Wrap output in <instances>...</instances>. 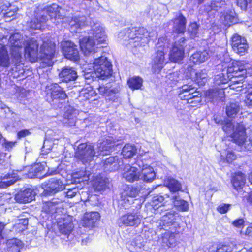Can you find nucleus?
I'll return each instance as SVG.
<instances>
[{
  "label": "nucleus",
  "mask_w": 252,
  "mask_h": 252,
  "mask_svg": "<svg viewBox=\"0 0 252 252\" xmlns=\"http://www.w3.org/2000/svg\"><path fill=\"white\" fill-rule=\"evenodd\" d=\"M47 186V189L45 191L51 194L56 193L59 191L63 190L65 188L63 182L56 178L50 179Z\"/></svg>",
  "instance_id": "obj_22"
},
{
  "label": "nucleus",
  "mask_w": 252,
  "mask_h": 252,
  "mask_svg": "<svg viewBox=\"0 0 252 252\" xmlns=\"http://www.w3.org/2000/svg\"><path fill=\"white\" fill-rule=\"evenodd\" d=\"M221 157H223V158L225 157V159L226 160V162L228 163L232 162L233 160L236 159V156L234 154V153L228 150L227 151V154L225 156V154H224L223 152H221Z\"/></svg>",
  "instance_id": "obj_57"
},
{
  "label": "nucleus",
  "mask_w": 252,
  "mask_h": 252,
  "mask_svg": "<svg viewBox=\"0 0 252 252\" xmlns=\"http://www.w3.org/2000/svg\"><path fill=\"white\" fill-rule=\"evenodd\" d=\"M97 90L101 95L105 96L111 95L113 94L118 93L119 92L117 88L110 89L103 85H99Z\"/></svg>",
  "instance_id": "obj_41"
},
{
  "label": "nucleus",
  "mask_w": 252,
  "mask_h": 252,
  "mask_svg": "<svg viewBox=\"0 0 252 252\" xmlns=\"http://www.w3.org/2000/svg\"><path fill=\"white\" fill-rule=\"evenodd\" d=\"M245 176L241 172L235 173L232 179V183L234 188L237 190L241 189L245 183Z\"/></svg>",
  "instance_id": "obj_33"
},
{
  "label": "nucleus",
  "mask_w": 252,
  "mask_h": 252,
  "mask_svg": "<svg viewBox=\"0 0 252 252\" xmlns=\"http://www.w3.org/2000/svg\"><path fill=\"white\" fill-rule=\"evenodd\" d=\"M194 88L191 87V86H189L188 85H184L182 86L180 90V93L179 94V97L182 98H185V97H187V94H184L185 93H189L191 92L192 91H193Z\"/></svg>",
  "instance_id": "obj_54"
},
{
  "label": "nucleus",
  "mask_w": 252,
  "mask_h": 252,
  "mask_svg": "<svg viewBox=\"0 0 252 252\" xmlns=\"http://www.w3.org/2000/svg\"><path fill=\"white\" fill-rule=\"evenodd\" d=\"M244 78V76H231L229 78V82H230L229 84V86L232 89H235L241 87L242 86L238 85L236 87L234 86L235 84L241 85L243 83V81Z\"/></svg>",
  "instance_id": "obj_42"
},
{
  "label": "nucleus",
  "mask_w": 252,
  "mask_h": 252,
  "mask_svg": "<svg viewBox=\"0 0 252 252\" xmlns=\"http://www.w3.org/2000/svg\"><path fill=\"white\" fill-rule=\"evenodd\" d=\"M45 163H39L34 164L31 168V172L34 173V176H37L44 170Z\"/></svg>",
  "instance_id": "obj_51"
},
{
  "label": "nucleus",
  "mask_w": 252,
  "mask_h": 252,
  "mask_svg": "<svg viewBox=\"0 0 252 252\" xmlns=\"http://www.w3.org/2000/svg\"><path fill=\"white\" fill-rule=\"evenodd\" d=\"M97 44V42L90 35L84 37L80 40L81 49L86 56L95 52Z\"/></svg>",
  "instance_id": "obj_15"
},
{
  "label": "nucleus",
  "mask_w": 252,
  "mask_h": 252,
  "mask_svg": "<svg viewBox=\"0 0 252 252\" xmlns=\"http://www.w3.org/2000/svg\"><path fill=\"white\" fill-rule=\"evenodd\" d=\"M229 80V78L225 74V70L223 69L222 72L215 76L214 83L216 85L220 86L221 84H225L228 83Z\"/></svg>",
  "instance_id": "obj_43"
},
{
  "label": "nucleus",
  "mask_w": 252,
  "mask_h": 252,
  "mask_svg": "<svg viewBox=\"0 0 252 252\" xmlns=\"http://www.w3.org/2000/svg\"><path fill=\"white\" fill-rule=\"evenodd\" d=\"M25 56L31 62L37 61L38 55L43 59L50 61L54 57L55 53V44L51 41H43L38 53V44L34 38L27 39L25 44Z\"/></svg>",
  "instance_id": "obj_2"
},
{
  "label": "nucleus",
  "mask_w": 252,
  "mask_h": 252,
  "mask_svg": "<svg viewBox=\"0 0 252 252\" xmlns=\"http://www.w3.org/2000/svg\"><path fill=\"white\" fill-rule=\"evenodd\" d=\"M128 42L131 47L144 46L149 42V33L148 31L144 28H140L138 30H128Z\"/></svg>",
  "instance_id": "obj_8"
},
{
  "label": "nucleus",
  "mask_w": 252,
  "mask_h": 252,
  "mask_svg": "<svg viewBox=\"0 0 252 252\" xmlns=\"http://www.w3.org/2000/svg\"><path fill=\"white\" fill-rule=\"evenodd\" d=\"M164 184L172 193V195L177 194V192L181 190V184L176 179L172 178H167L164 181Z\"/></svg>",
  "instance_id": "obj_29"
},
{
  "label": "nucleus",
  "mask_w": 252,
  "mask_h": 252,
  "mask_svg": "<svg viewBox=\"0 0 252 252\" xmlns=\"http://www.w3.org/2000/svg\"><path fill=\"white\" fill-rule=\"evenodd\" d=\"M172 202L175 207L182 211H187L189 209L188 202L182 199L179 195V193L171 196Z\"/></svg>",
  "instance_id": "obj_31"
},
{
  "label": "nucleus",
  "mask_w": 252,
  "mask_h": 252,
  "mask_svg": "<svg viewBox=\"0 0 252 252\" xmlns=\"http://www.w3.org/2000/svg\"><path fill=\"white\" fill-rule=\"evenodd\" d=\"M92 38L97 42V44L104 43L107 39L104 28L98 23L94 24L91 30Z\"/></svg>",
  "instance_id": "obj_18"
},
{
  "label": "nucleus",
  "mask_w": 252,
  "mask_h": 252,
  "mask_svg": "<svg viewBox=\"0 0 252 252\" xmlns=\"http://www.w3.org/2000/svg\"><path fill=\"white\" fill-rule=\"evenodd\" d=\"M143 217L137 213H128L120 218V223L126 226H137L140 224Z\"/></svg>",
  "instance_id": "obj_14"
},
{
  "label": "nucleus",
  "mask_w": 252,
  "mask_h": 252,
  "mask_svg": "<svg viewBox=\"0 0 252 252\" xmlns=\"http://www.w3.org/2000/svg\"><path fill=\"white\" fill-rule=\"evenodd\" d=\"M139 190L136 188H128L126 190H125L124 193L129 198L133 199V198L136 197L139 193Z\"/></svg>",
  "instance_id": "obj_56"
},
{
  "label": "nucleus",
  "mask_w": 252,
  "mask_h": 252,
  "mask_svg": "<svg viewBox=\"0 0 252 252\" xmlns=\"http://www.w3.org/2000/svg\"><path fill=\"white\" fill-rule=\"evenodd\" d=\"M46 92L47 101L55 108L60 107L62 104L61 101L67 97L63 88L57 83L47 85L46 87Z\"/></svg>",
  "instance_id": "obj_5"
},
{
  "label": "nucleus",
  "mask_w": 252,
  "mask_h": 252,
  "mask_svg": "<svg viewBox=\"0 0 252 252\" xmlns=\"http://www.w3.org/2000/svg\"><path fill=\"white\" fill-rule=\"evenodd\" d=\"M236 14L233 11H226L223 14L224 23L226 25H230L236 21Z\"/></svg>",
  "instance_id": "obj_47"
},
{
  "label": "nucleus",
  "mask_w": 252,
  "mask_h": 252,
  "mask_svg": "<svg viewBox=\"0 0 252 252\" xmlns=\"http://www.w3.org/2000/svg\"><path fill=\"white\" fill-rule=\"evenodd\" d=\"M76 114L75 112H71L67 110L64 114L63 123L70 126H75L76 121Z\"/></svg>",
  "instance_id": "obj_37"
},
{
  "label": "nucleus",
  "mask_w": 252,
  "mask_h": 252,
  "mask_svg": "<svg viewBox=\"0 0 252 252\" xmlns=\"http://www.w3.org/2000/svg\"><path fill=\"white\" fill-rule=\"evenodd\" d=\"M209 57L208 51L204 50L202 52H197L194 53L190 58V62L194 64L201 63L206 61Z\"/></svg>",
  "instance_id": "obj_30"
},
{
  "label": "nucleus",
  "mask_w": 252,
  "mask_h": 252,
  "mask_svg": "<svg viewBox=\"0 0 252 252\" xmlns=\"http://www.w3.org/2000/svg\"><path fill=\"white\" fill-rule=\"evenodd\" d=\"M137 152V150L133 145L127 144L123 148L122 154L125 158H132Z\"/></svg>",
  "instance_id": "obj_40"
},
{
  "label": "nucleus",
  "mask_w": 252,
  "mask_h": 252,
  "mask_svg": "<svg viewBox=\"0 0 252 252\" xmlns=\"http://www.w3.org/2000/svg\"><path fill=\"white\" fill-rule=\"evenodd\" d=\"M198 30L199 26L196 23H191L188 29V32L192 38L197 36Z\"/></svg>",
  "instance_id": "obj_53"
},
{
  "label": "nucleus",
  "mask_w": 252,
  "mask_h": 252,
  "mask_svg": "<svg viewBox=\"0 0 252 252\" xmlns=\"http://www.w3.org/2000/svg\"><path fill=\"white\" fill-rule=\"evenodd\" d=\"M240 110V106L238 102H230L226 107V113L229 117H235Z\"/></svg>",
  "instance_id": "obj_35"
},
{
  "label": "nucleus",
  "mask_w": 252,
  "mask_h": 252,
  "mask_svg": "<svg viewBox=\"0 0 252 252\" xmlns=\"http://www.w3.org/2000/svg\"><path fill=\"white\" fill-rule=\"evenodd\" d=\"M115 145L116 141L111 136L107 137L103 142L98 144L97 151L94 150L93 146L91 144L81 143L78 147L75 157L82 163H88L93 160L95 156L108 154Z\"/></svg>",
  "instance_id": "obj_1"
},
{
  "label": "nucleus",
  "mask_w": 252,
  "mask_h": 252,
  "mask_svg": "<svg viewBox=\"0 0 252 252\" xmlns=\"http://www.w3.org/2000/svg\"><path fill=\"white\" fill-rule=\"evenodd\" d=\"M78 192V189L76 188H73L71 189H68V191L66 192H64L63 196L65 194L66 196L69 198H72L75 196Z\"/></svg>",
  "instance_id": "obj_63"
},
{
  "label": "nucleus",
  "mask_w": 252,
  "mask_h": 252,
  "mask_svg": "<svg viewBox=\"0 0 252 252\" xmlns=\"http://www.w3.org/2000/svg\"><path fill=\"white\" fill-rule=\"evenodd\" d=\"M225 72L226 76L229 79L230 77L233 76L232 74H235V71L232 63H229L226 69H225Z\"/></svg>",
  "instance_id": "obj_62"
},
{
  "label": "nucleus",
  "mask_w": 252,
  "mask_h": 252,
  "mask_svg": "<svg viewBox=\"0 0 252 252\" xmlns=\"http://www.w3.org/2000/svg\"><path fill=\"white\" fill-rule=\"evenodd\" d=\"M63 201V197H62L53 198L50 201L43 202L42 211L49 214L57 213L62 208Z\"/></svg>",
  "instance_id": "obj_12"
},
{
  "label": "nucleus",
  "mask_w": 252,
  "mask_h": 252,
  "mask_svg": "<svg viewBox=\"0 0 252 252\" xmlns=\"http://www.w3.org/2000/svg\"><path fill=\"white\" fill-rule=\"evenodd\" d=\"M7 245L12 251L19 252L22 242L18 239H11L7 241Z\"/></svg>",
  "instance_id": "obj_48"
},
{
  "label": "nucleus",
  "mask_w": 252,
  "mask_h": 252,
  "mask_svg": "<svg viewBox=\"0 0 252 252\" xmlns=\"http://www.w3.org/2000/svg\"><path fill=\"white\" fill-rule=\"evenodd\" d=\"M234 68L235 74H232L233 76H244L246 73V69L243 63L242 62H233L232 63Z\"/></svg>",
  "instance_id": "obj_38"
},
{
  "label": "nucleus",
  "mask_w": 252,
  "mask_h": 252,
  "mask_svg": "<svg viewBox=\"0 0 252 252\" xmlns=\"http://www.w3.org/2000/svg\"><path fill=\"white\" fill-rule=\"evenodd\" d=\"M153 68L155 71L157 70H160L165 63L164 51L162 50L158 49L153 55Z\"/></svg>",
  "instance_id": "obj_23"
},
{
  "label": "nucleus",
  "mask_w": 252,
  "mask_h": 252,
  "mask_svg": "<svg viewBox=\"0 0 252 252\" xmlns=\"http://www.w3.org/2000/svg\"><path fill=\"white\" fill-rule=\"evenodd\" d=\"M63 51L64 56L70 60L76 61L79 59V52L77 46L70 41L63 44Z\"/></svg>",
  "instance_id": "obj_16"
},
{
  "label": "nucleus",
  "mask_w": 252,
  "mask_h": 252,
  "mask_svg": "<svg viewBox=\"0 0 252 252\" xmlns=\"http://www.w3.org/2000/svg\"><path fill=\"white\" fill-rule=\"evenodd\" d=\"M100 215L97 212H86L81 220L82 226L89 229L95 226L96 222L100 219Z\"/></svg>",
  "instance_id": "obj_17"
},
{
  "label": "nucleus",
  "mask_w": 252,
  "mask_h": 252,
  "mask_svg": "<svg viewBox=\"0 0 252 252\" xmlns=\"http://www.w3.org/2000/svg\"><path fill=\"white\" fill-rule=\"evenodd\" d=\"M143 80L139 76H134L129 78L127 81L129 88L132 90L141 89L143 86Z\"/></svg>",
  "instance_id": "obj_34"
},
{
  "label": "nucleus",
  "mask_w": 252,
  "mask_h": 252,
  "mask_svg": "<svg viewBox=\"0 0 252 252\" xmlns=\"http://www.w3.org/2000/svg\"><path fill=\"white\" fill-rule=\"evenodd\" d=\"M217 252H237L236 245L233 243L219 246L217 248Z\"/></svg>",
  "instance_id": "obj_45"
},
{
  "label": "nucleus",
  "mask_w": 252,
  "mask_h": 252,
  "mask_svg": "<svg viewBox=\"0 0 252 252\" xmlns=\"http://www.w3.org/2000/svg\"><path fill=\"white\" fill-rule=\"evenodd\" d=\"M231 205L221 203L217 207V211L221 214L226 213L230 209Z\"/></svg>",
  "instance_id": "obj_58"
},
{
  "label": "nucleus",
  "mask_w": 252,
  "mask_h": 252,
  "mask_svg": "<svg viewBox=\"0 0 252 252\" xmlns=\"http://www.w3.org/2000/svg\"><path fill=\"white\" fill-rule=\"evenodd\" d=\"M164 198L160 195H157L153 198L152 201V206L155 209L164 205Z\"/></svg>",
  "instance_id": "obj_50"
},
{
  "label": "nucleus",
  "mask_w": 252,
  "mask_h": 252,
  "mask_svg": "<svg viewBox=\"0 0 252 252\" xmlns=\"http://www.w3.org/2000/svg\"><path fill=\"white\" fill-rule=\"evenodd\" d=\"M207 74L206 70L195 72L194 81L200 86H203L207 82Z\"/></svg>",
  "instance_id": "obj_39"
},
{
  "label": "nucleus",
  "mask_w": 252,
  "mask_h": 252,
  "mask_svg": "<svg viewBox=\"0 0 252 252\" xmlns=\"http://www.w3.org/2000/svg\"><path fill=\"white\" fill-rule=\"evenodd\" d=\"M133 202V199L129 198L125 194H123L121 199L119 200V204L124 208L129 207V205Z\"/></svg>",
  "instance_id": "obj_52"
},
{
  "label": "nucleus",
  "mask_w": 252,
  "mask_h": 252,
  "mask_svg": "<svg viewBox=\"0 0 252 252\" xmlns=\"http://www.w3.org/2000/svg\"><path fill=\"white\" fill-rule=\"evenodd\" d=\"M119 158L117 156L110 157L105 160L104 169L106 171L113 172L118 170L119 167Z\"/></svg>",
  "instance_id": "obj_28"
},
{
  "label": "nucleus",
  "mask_w": 252,
  "mask_h": 252,
  "mask_svg": "<svg viewBox=\"0 0 252 252\" xmlns=\"http://www.w3.org/2000/svg\"><path fill=\"white\" fill-rule=\"evenodd\" d=\"M59 77L62 81L69 82L75 81L77 78V74L73 68L65 66L59 74Z\"/></svg>",
  "instance_id": "obj_21"
},
{
  "label": "nucleus",
  "mask_w": 252,
  "mask_h": 252,
  "mask_svg": "<svg viewBox=\"0 0 252 252\" xmlns=\"http://www.w3.org/2000/svg\"><path fill=\"white\" fill-rule=\"evenodd\" d=\"M178 214L175 212H169L162 216L160 220L157 222V226L159 229H164L168 230L164 233L161 237V243L163 246L171 247L174 246L176 244V239L174 233L176 228L179 226V224L177 222Z\"/></svg>",
  "instance_id": "obj_4"
},
{
  "label": "nucleus",
  "mask_w": 252,
  "mask_h": 252,
  "mask_svg": "<svg viewBox=\"0 0 252 252\" xmlns=\"http://www.w3.org/2000/svg\"><path fill=\"white\" fill-rule=\"evenodd\" d=\"M166 43V39L165 37H160L158 39L156 44V50L160 49L164 51V48Z\"/></svg>",
  "instance_id": "obj_59"
},
{
  "label": "nucleus",
  "mask_w": 252,
  "mask_h": 252,
  "mask_svg": "<svg viewBox=\"0 0 252 252\" xmlns=\"http://www.w3.org/2000/svg\"><path fill=\"white\" fill-rule=\"evenodd\" d=\"M10 64L9 57L5 45L0 43V65L8 67Z\"/></svg>",
  "instance_id": "obj_32"
},
{
  "label": "nucleus",
  "mask_w": 252,
  "mask_h": 252,
  "mask_svg": "<svg viewBox=\"0 0 252 252\" xmlns=\"http://www.w3.org/2000/svg\"><path fill=\"white\" fill-rule=\"evenodd\" d=\"M223 87L210 89L205 93L206 98L209 100L221 99L224 97Z\"/></svg>",
  "instance_id": "obj_26"
},
{
  "label": "nucleus",
  "mask_w": 252,
  "mask_h": 252,
  "mask_svg": "<svg viewBox=\"0 0 252 252\" xmlns=\"http://www.w3.org/2000/svg\"><path fill=\"white\" fill-rule=\"evenodd\" d=\"M27 37L20 32H15L10 36L9 42L11 46L12 55L15 58L19 59L21 56L23 45L27 41Z\"/></svg>",
  "instance_id": "obj_9"
},
{
  "label": "nucleus",
  "mask_w": 252,
  "mask_h": 252,
  "mask_svg": "<svg viewBox=\"0 0 252 252\" xmlns=\"http://www.w3.org/2000/svg\"><path fill=\"white\" fill-rule=\"evenodd\" d=\"M1 143L6 150H10L14 146L16 142L8 141L3 138Z\"/></svg>",
  "instance_id": "obj_60"
},
{
  "label": "nucleus",
  "mask_w": 252,
  "mask_h": 252,
  "mask_svg": "<svg viewBox=\"0 0 252 252\" xmlns=\"http://www.w3.org/2000/svg\"><path fill=\"white\" fill-rule=\"evenodd\" d=\"M90 175L91 173L89 171L80 170L73 173V177L75 179H82V181H87L89 179Z\"/></svg>",
  "instance_id": "obj_49"
},
{
  "label": "nucleus",
  "mask_w": 252,
  "mask_h": 252,
  "mask_svg": "<svg viewBox=\"0 0 252 252\" xmlns=\"http://www.w3.org/2000/svg\"><path fill=\"white\" fill-rule=\"evenodd\" d=\"M59 231L63 235L69 236L73 228V224L70 218L63 219L58 223Z\"/></svg>",
  "instance_id": "obj_24"
},
{
  "label": "nucleus",
  "mask_w": 252,
  "mask_h": 252,
  "mask_svg": "<svg viewBox=\"0 0 252 252\" xmlns=\"http://www.w3.org/2000/svg\"><path fill=\"white\" fill-rule=\"evenodd\" d=\"M144 244L141 242V237L140 236L136 237L131 242L129 249L132 252H138L144 247Z\"/></svg>",
  "instance_id": "obj_44"
},
{
  "label": "nucleus",
  "mask_w": 252,
  "mask_h": 252,
  "mask_svg": "<svg viewBox=\"0 0 252 252\" xmlns=\"http://www.w3.org/2000/svg\"><path fill=\"white\" fill-rule=\"evenodd\" d=\"M122 175L126 181L130 183L138 181L140 178L137 168L128 164L125 166Z\"/></svg>",
  "instance_id": "obj_19"
},
{
  "label": "nucleus",
  "mask_w": 252,
  "mask_h": 252,
  "mask_svg": "<svg viewBox=\"0 0 252 252\" xmlns=\"http://www.w3.org/2000/svg\"><path fill=\"white\" fill-rule=\"evenodd\" d=\"M186 19L185 17L180 13L179 16L174 20L173 31L177 33H183L186 30Z\"/></svg>",
  "instance_id": "obj_25"
},
{
  "label": "nucleus",
  "mask_w": 252,
  "mask_h": 252,
  "mask_svg": "<svg viewBox=\"0 0 252 252\" xmlns=\"http://www.w3.org/2000/svg\"><path fill=\"white\" fill-rule=\"evenodd\" d=\"M17 180V178L11 176L10 175L4 176L0 182V188H5L13 184Z\"/></svg>",
  "instance_id": "obj_46"
},
{
  "label": "nucleus",
  "mask_w": 252,
  "mask_h": 252,
  "mask_svg": "<svg viewBox=\"0 0 252 252\" xmlns=\"http://www.w3.org/2000/svg\"><path fill=\"white\" fill-rule=\"evenodd\" d=\"M185 40L184 37H181L174 43L169 54V59L171 62H179L184 58Z\"/></svg>",
  "instance_id": "obj_10"
},
{
  "label": "nucleus",
  "mask_w": 252,
  "mask_h": 252,
  "mask_svg": "<svg viewBox=\"0 0 252 252\" xmlns=\"http://www.w3.org/2000/svg\"><path fill=\"white\" fill-rule=\"evenodd\" d=\"M35 192L32 189L28 188L15 195V199L17 202L26 203L31 202L34 199Z\"/></svg>",
  "instance_id": "obj_20"
},
{
  "label": "nucleus",
  "mask_w": 252,
  "mask_h": 252,
  "mask_svg": "<svg viewBox=\"0 0 252 252\" xmlns=\"http://www.w3.org/2000/svg\"><path fill=\"white\" fill-rule=\"evenodd\" d=\"M136 164L142 168L140 173L139 172V180H142L145 182H151L155 178L156 173L152 167L147 165H143L142 161L138 160Z\"/></svg>",
  "instance_id": "obj_13"
},
{
  "label": "nucleus",
  "mask_w": 252,
  "mask_h": 252,
  "mask_svg": "<svg viewBox=\"0 0 252 252\" xmlns=\"http://www.w3.org/2000/svg\"><path fill=\"white\" fill-rule=\"evenodd\" d=\"M86 24V18L85 16H75L69 21L70 29L71 32H75L77 30L84 27Z\"/></svg>",
  "instance_id": "obj_27"
},
{
  "label": "nucleus",
  "mask_w": 252,
  "mask_h": 252,
  "mask_svg": "<svg viewBox=\"0 0 252 252\" xmlns=\"http://www.w3.org/2000/svg\"><path fill=\"white\" fill-rule=\"evenodd\" d=\"M60 10L61 8L55 4L44 7H37L34 10L31 21L28 23V26L32 30L40 29L48 20L49 17L55 20L63 19V16L61 14Z\"/></svg>",
  "instance_id": "obj_3"
},
{
  "label": "nucleus",
  "mask_w": 252,
  "mask_h": 252,
  "mask_svg": "<svg viewBox=\"0 0 252 252\" xmlns=\"http://www.w3.org/2000/svg\"><path fill=\"white\" fill-rule=\"evenodd\" d=\"M93 68L96 76L102 80L108 78L112 74V64L104 56L94 60Z\"/></svg>",
  "instance_id": "obj_7"
},
{
  "label": "nucleus",
  "mask_w": 252,
  "mask_h": 252,
  "mask_svg": "<svg viewBox=\"0 0 252 252\" xmlns=\"http://www.w3.org/2000/svg\"><path fill=\"white\" fill-rule=\"evenodd\" d=\"M237 4L241 9L246 10L247 6L248 4H250V1L249 0H236Z\"/></svg>",
  "instance_id": "obj_61"
},
{
  "label": "nucleus",
  "mask_w": 252,
  "mask_h": 252,
  "mask_svg": "<svg viewBox=\"0 0 252 252\" xmlns=\"http://www.w3.org/2000/svg\"><path fill=\"white\" fill-rule=\"evenodd\" d=\"M199 95V94L194 89L187 94V97H185V98L181 99L187 100V103L189 104L196 105L201 102L200 96Z\"/></svg>",
  "instance_id": "obj_36"
},
{
  "label": "nucleus",
  "mask_w": 252,
  "mask_h": 252,
  "mask_svg": "<svg viewBox=\"0 0 252 252\" xmlns=\"http://www.w3.org/2000/svg\"><path fill=\"white\" fill-rule=\"evenodd\" d=\"M231 45L232 48L236 53L243 55L248 49V44L245 37L235 34L231 37Z\"/></svg>",
  "instance_id": "obj_11"
},
{
  "label": "nucleus",
  "mask_w": 252,
  "mask_h": 252,
  "mask_svg": "<svg viewBox=\"0 0 252 252\" xmlns=\"http://www.w3.org/2000/svg\"><path fill=\"white\" fill-rule=\"evenodd\" d=\"M95 186L96 188V189H97L98 190H101L104 189L105 188L106 185L104 183V181L103 180H100L99 181L96 182L95 183Z\"/></svg>",
  "instance_id": "obj_64"
},
{
  "label": "nucleus",
  "mask_w": 252,
  "mask_h": 252,
  "mask_svg": "<svg viewBox=\"0 0 252 252\" xmlns=\"http://www.w3.org/2000/svg\"><path fill=\"white\" fill-rule=\"evenodd\" d=\"M223 125L222 129L227 134H232L231 138L235 143L241 145L245 142V128L243 124L237 123L235 126L230 121L226 120Z\"/></svg>",
  "instance_id": "obj_6"
},
{
  "label": "nucleus",
  "mask_w": 252,
  "mask_h": 252,
  "mask_svg": "<svg viewBox=\"0 0 252 252\" xmlns=\"http://www.w3.org/2000/svg\"><path fill=\"white\" fill-rule=\"evenodd\" d=\"M225 5V0H213L211 3V8L215 11H218Z\"/></svg>",
  "instance_id": "obj_55"
}]
</instances>
